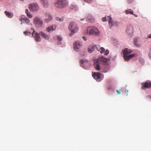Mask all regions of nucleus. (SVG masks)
I'll use <instances>...</instances> for the list:
<instances>
[{"mask_svg": "<svg viewBox=\"0 0 151 151\" xmlns=\"http://www.w3.org/2000/svg\"><path fill=\"white\" fill-rule=\"evenodd\" d=\"M148 37L149 38H151V34L148 35Z\"/></svg>", "mask_w": 151, "mask_h": 151, "instance_id": "e433bc0d", "label": "nucleus"}, {"mask_svg": "<svg viewBox=\"0 0 151 151\" xmlns=\"http://www.w3.org/2000/svg\"><path fill=\"white\" fill-rule=\"evenodd\" d=\"M82 42L79 41H76L74 43L73 47L74 50L77 51L82 45Z\"/></svg>", "mask_w": 151, "mask_h": 151, "instance_id": "9b49d317", "label": "nucleus"}, {"mask_svg": "<svg viewBox=\"0 0 151 151\" xmlns=\"http://www.w3.org/2000/svg\"><path fill=\"white\" fill-rule=\"evenodd\" d=\"M40 34L42 36V38H44L45 40H48L49 39V36L44 32L41 31L40 32Z\"/></svg>", "mask_w": 151, "mask_h": 151, "instance_id": "a211bd4d", "label": "nucleus"}, {"mask_svg": "<svg viewBox=\"0 0 151 151\" xmlns=\"http://www.w3.org/2000/svg\"><path fill=\"white\" fill-rule=\"evenodd\" d=\"M29 8L31 11L35 12L38 11L39 7L37 4H29Z\"/></svg>", "mask_w": 151, "mask_h": 151, "instance_id": "1a4fd4ad", "label": "nucleus"}, {"mask_svg": "<svg viewBox=\"0 0 151 151\" xmlns=\"http://www.w3.org/2000/svg\"><path fill=\"white\" fill-rule=\"evenodd\" d=\"M132 51L128 48H125L123 50L122 52L123 53V57L125 61H128L131 58L134 57L135 54H131L129 55L132 52Z\"/></svg>", "mask_w": 151, "mask_h": 151, "instance_id": "f257e3e1", "label": "nucleus"}, {"mask_svg": "<svg viewBox=\"0 0 151 151\" xmlns=\"http://www.w3.org/2000/svg\"><path fill=\"white\" fill-rule=\"evenodd\" d=\"M33 22L35 26L38 27H41L43 24L42 20L37 16L34 17Z\"/></svg>", "mask_w": 151, "mask_h": 151, "instance_id": "39448f33", "label": "nucleus"}, {"mask_svg": "<svg viewBox=\"0 0 151 151\" xmlns=\"http://www.w3.org/2000/svg\"><path fill=\"white\" fill-rule=\"evenodd\" d=\"M4 13L9 18H11L13 17L14 16L13 14L9 12L5 11L4 12Z\"/></svg>", "mask_w": 151, "mask_h": 151, "instance_id": "6ab92c4d", "label": "nucleus"}, {"mask_svg": "<svg viewBox=\"0 0 151 151\" xmlns=\"http://www.w3.org/2000/svg\"><path fill=\"white\" fill-rule=\"evenodd\" d=\"M70 8L71 9L76 11L78 9L77 6L76 5L71 4L70 6Z\"/></svg>", "mask_w": 151, "mask_h": 151, "instance_id": "4be33fe9", "label": "nucleus"}, {"mask_svg": "<svg viewBox=\"0 0 151 151\" xmlns=\"http://www.w3.org/2000/svg\"><path fill=\"white\" fill-rule=\"evenodd\" d=\"M83 38L84 39V40H86L85 39V38L84 37H83Z\"/></svg>", "mask_w": 151, "mask_h": 151, "instance_id": "4c0bfd02", "label": "nucleus"}, {"mask_svg": "<svg viewBox=\"0 0 151 151\" xmlns=\"http://www.w3.org/2000/svg\"><path fill=\"white\" fill-rule=\"evenodd\" d=\"M68 29L71 31V32L69 34L70 36H72L78 30L77 24L74 22H71L69 23Z\"/></svg>", "mask_w": 151, "mask_h": 151, "instance_id": "7ed1b4c3", "label": "nucleus"}, {"mask_svg": "<svg viewBox=\"0 0 151 151\" xmlns=\"http://www.w3.org/2000/svg\"><path fill=\"white\" fill-rule=\"evenodd\" d=\"M80 62L81 64H83L84 63V62H85V61L84 60H80Z\"/></svg>", "mask_w": 151, "mask_h": 151, "instance_id": "72a5a7b5", "label": "nucleus"}, {"mask_svg": "<svg viewBox=\"0 0 151 151\" xmlns=\"http://www.w3.org/2000/svg\"><path fill=\"white\" fill-rule=\"evenodd\" d=\"M147 98H150L151 99V95H150L147 96Z\"/></svg>", "mask_w": 151, "mask_h": 151, "instance_id": "c9c22d12", "label": "nucleus"}, {"mask_svg": "<svg viewBox=\"0 0 151 151\" xmlns=\"http://www.w3.org/2000/svg\"><path fill=\"white\" fill-rule=\"evenodd\" d=\"M56 19L57 20H59L60 21H62L63 20V18H59V17H57Z\"/></svg>", "mask_w": 151, "mask_h": 151, "instance_id": "2f4dec72", "label": "nucleus"}, {"mask_svg": "<svg viewBox=\"0 0 151 151\" xmlns=\"http://www.w3.org/2000/svg\"><path fill=\"white\" fill-rule=\"evenodd\" d=\"M54 5L56 8L63 9L68 6V2L67 0H56Z\"/></svg>", "mask_w": 151, "mask_h": 151, "instance_id": "f03ea898", "label": "nucleus"}, {"mask_svg": "<svg viewBox=\"0 0 151 151\" xmlns=\"http://www.w3.org/2000/svg\"><path fill=\"white\" fill-rule=\"evenodd\" d=\"M46 17L45 18L44 20V21L47 23H48L50 21H51L52 18V16L49 13H46L45 14Z\"/></svg>", "mask_w": 151, "mask_h": 151, "instance_id": "ddd939ff", "label": "nucleus"}, {"mask_svg": "<svg viewBox=\"0 0 151 151\" xmlns=\"http://www.w3.org/2000/svg\"><path fill=\"white\" fill-rule=\"evenodd\" d=\"M133 27L132 26L130 25L128 26L126 29V32L127 33L130 35H132L133 33Z\"/></svg>", "mask_w": 151, "mask_h": 151, "instance_id": "2eb2a0df", "label": "nucleus"}, {"mask_svg": "<svg viewBox=\"0 0 151 151\" xmlns=\"http://www.w3.org/2000/svg\"><path fill=\"white\" fill-rule=\"evenodd\" d=\"M57 40L59 41H60L62 40V37L59 36H58L57 37Z\"/></svg>", "mask_w": 151, "mask_h": 151, "instance_id": "cd10ccee", "label": "nucleus"}, {"mask_svg": "<svg viewBox=\"0 0 151 151\" xmlns=\"http://www.w3.org/2000/svg\"><path fill=\"white\" fill-rule=\"evenodd\" d=\"M141 88L142 89H145L147 88H151V81H147L144 83H142Z\"/></svg>", "mask_w": 151, "mask_h": 151, "instance_id": "9d476101", "label": "nucleus"}, {"mask_svg": "<svg viewBox=\"0 0 151 151\" xmlns=\"http://www.w3.org/2000/svg\"><path fill=\"white\" fill-rule=\"evenodd\" d=\"M40 2L43 6L45 8H47L49 5L48 0H40Z\"/></svg>", "mask_w": 151, "mask_h": 151, "instance_id": "dca6fc26", "label": "nucleus"}, {"mask_svg": "<svg viewBox=\"0 0 151 151\" xmlns=\"http://www.w3.org/2000/svg\"><path fill=\"white\" fill-rule=\"evenodd\" d=\"M2 0H0V1H2Z\"/></svg>", "mask_w": 151, "mask_h": 151, "instance_id": "a18cd8bd", "label": "nucleus"}, {"mask_svg": "<svg viewBox=\"0 0 151 151\" xmlns=\"http://www.w3.org/2000/svg\"><path fill=\"white\" fill-rule=\"evenodd\" d=\"M139 62L141 63H143L144 62V60H143V59L141 58H139Z\"/></svg>", "mask_w": 151, "mask_h": 151, "instance_id": "c756f323", "label": "nucleus"}, {"mask_svg": "<svg viewBox=\"0 0 151 151\" xmlns=\"http://www.w3.org/2000/svg\"><path fill=\"white\" fill-rule=\"evenodd\" d=\"M21 19H22L21 18L20 19V21H21Z\"/></svg>", "mask_w": 151, "mask_h": 151, "instance_id": "37998d69", "label": "nucleus"}, {"mask_svg": "<svg viewBox=\"0 0 151 151\" xmlns=\"http://www.w3.org/2000/svg\"><path fill=\"white\" fill-rule=\"evenodd\" d=\"M21 1H23L24 0H20Z\"/></svg>", "mask_w": 151, "mask_h": 151, "instance_id": "c03bdc74", "label": "nucleus"}, {"mask_svg": "<svg viewBox=\"0 0 151 151\" xmlns=\"http://www.w3.org/2000/svg\"><path fill=\"white\" fill-rule=\"evenodd\" d=\"M137 40L136 39H135L134 40V45L137 47H139L140 45L137 43Z\"/></svg>", "mask_w": 151, "mask_h": 151, "instance_id": "393cba45", "label": "nucleus"}, {"mask_svg": "<svg viewBox=\"0 0 151 151\" xmlns=\"http://www.w3.org/2000/svg\"><path fill=\"white\" fill-rule=\"evenodd\" d=\"M22 24V22H21V24Z\"/></svg>", "mask_w": 151, "mask_h": 151, "instance_id": "79ce46f5", "label": "nucleus"}, {"mask_svg": "<svg viewBox=\"0 0 151 151\" xmlns=\"http://www.w3.org/2000/svg\"><path fill=\"white\" fill-rule=\"evenodd\" d=\"M92 76L98 82H100L103 78V76H102V74L99 72H94L92 74Z\"/></svg>", "mask_w": 151, "mask_h": 151, "instance_id": "0eeeda50", "label": "nucleus"}, {"mask_svg": "<svg viewBox=\"0 0 151 151\" xmlns=\"http://www.w3.org/2000/svg\"><path fill=\"white\" fill-rule=\"evenodd\" d=\"M94 49L93 46H90L88 48V51L89 53H91L94 50Z\"/></svg>", "mask_w": 151, "mask_h": 151, "instance_id": "5701e85b", "label": "nucleus"}, {"mask_svg": "<svg viewBox=\"0 0 151 151\" xmlns=\"http://www.w3.org/2000/svg\"><path fill=\"white\" fill-rule=\"evenodd\" d=\"M134 15L136 17H137V15Z\"/></svg>", "mask_w": 151, "mask_h": 151, "instance_id": "ea45409f", "label": "nucleus"}, {"mask_svg": "<svg viewBox=\"0 0 151 151\" xmlns=\"http://www.w3.org/2000/svg\"><path fill=\"white\" fill-rule=\"evenodd\" d=\"M125 12L126 14H133V11L131 9H129L128 10H127L125 11Z\"/></svg>", "mask_w": 151, "mask_h": 151, "instance_id": "b1692460", "label": "nucleus"}, {"mask_svg": "<svg viewBox=\"0 0 151 151\" xmlns=\"http://www.w3.org/2000/svg\"><path fill=\"white\" fill-rule=\"evenodd\" d=\"M93 0H83V1L88 3L90 4L91 2Z\"/></svg>", "mask_w": 151, "mask_h": 151, "instance_id": "c85d7f7f", "label": "nucleus"}, {"mask_svg": "<svg viewBox=\"0 0 151 151\" xmlns=\"http://www.w3.org/2000/svg\"><path fill=\"white\" fill-rule=\"evenodd\" d=\"M88 18L89 20H90L91 22H93L94 20L93 17L91 16H88Z\"/></svg>", "mask_w": 151, "mask_h": 151, "instance_id": "a878e982", "label": "nucleus"}, {"mask_svg": "<svg viewBox=\"0 0 151 151\" xmlns=\"http://www.w3.org/2000/svg\"><path fill=\"white\" fill-rule=\"evenodd\" d=\"M25 21L27 23H29L30 22V20L29 19L26 18L25 19Z\"/></svg>", "mask_w": 151, "mask_h": 151, "instance_id": "7c9ffc66", "label": "nucleus"}, {"mask_svg": "<svg viewBox=\"0 0 151 151\" xmlns=\"http://www.w3.org/2000/svg\"><path fill=\"white\" fill-rule=\"evenodd\" d=\"M127 2L129 4H130L132 3L133 1V0H127Z\"/></svg>", "mask_w": 151, "mask_h": 151, "instance_id": "473e14b6", "label": "nucleus"}, {"mask_svg": "<svg viewBox=\"0 0 151 151\" xmlns=\"http://www.w3.org/2000/svg\"><path fill=\"white\" fill-rule=\"evenodd\" d=\"M58 44H60V42H58Z\"/></svg>", "mask_w": 151, "mask_h": 151, "instance_id": "58836bf2", "label": "nucleus"}, {"mask_svg": "<svg viewBox=\"0 0 151 151\" xmlns=\"http://www.w3.org/2000/svg\"><path fill=\"white\" fill-rule=\"evenodd\" d=\"M96 60H98V62L100 63L101 61L102 62H106V59L103 57H100L98 58Z\"/></svg>", "mask_w": 151, "mask_h": 151, "instance_id": "aec40b11", "label": "nucleus"}, {"mask_svg": "<svg viewBox=\"0 0 151 151\" xmlns=\"http://www.w3.org/2000/svg\"><path fill=\"white\" fill-rule=\"evenodd\" d=\"M99 63L98 62V60H94V63L93 64V66L95 69L98 70H99L100 68L99 65Z\"/></svg>", "mask_w": 151, "mask_h": 151, "instance_id": "f3484780", "label": "nucleus"}, {"mask_svg": "<svg viewBox=\"0 0 151 151\" xmlns=\"http://www.w3.org/2000/svg\"><path fill=\"white\" fill-rule=\"evenodd\" d=\"M32 29L33 30V32L32 33V37L35 38L36 41L40 42L41 38L40 33H37L33 28H32Z\"/></svg>", "mask_w": 151, "mask_h": 151, "instance_id": "6e6552de", "label": "nucleus"}, {"mask_svg": "<svg viewBox=\"0 0 151 151\" xmlns=\"http://www.w3.org/2000/svg\"><path fill=\"white\" fill-rule=\"evenodd\" d=\"M116 92H117L118 94H120V91L118 90H116Z\"/></svg>", "mask_w": 151, "mask_h": 151, "instance_id": "f704fd0d", "label": "nucleus"}, {"mask_svg": "<svg viewBox=\"0 0 151 151\" xmlns=\"http://www.w3.org/2000/svg\"><path fill=\"white\" fill-rule=\"evenodd\" d=\"M25 12L27 14V17L29 18H31L33 16L32 14L29 11L28 9H26L25 10Z\"/></svg>", "mask_w": 151, "mask_h": 151, "instance_id": "412c9836", "label": "nucleus"}, {"mask_svg": "<svg viewBox=\"0 0 151 151\" xmlns=\"http://www.w3.org/2000/svg\"><path fill=\"white\" fill-rule=\"evenodd\" d=\"M56 29V26L55 25H50L46 28L47 31L49 32H51Z\"/></svg>", "mask_w": 151, "mask_h": 151, "instance_id": "4468645a", "label": "nucleus"}, {"mask_svg": "<svg viewBox=\"0 0 151 151\" xmlns=\"http://www.w3.org/2000/svg\"><path fill=\"white\" fill-rule=\"evenodd\" d=\"M84 19H81V20H83Z\"/></svg>", "mask_w": 151, "mask_h": 151, "instance_id": "a19ab883", "label": "nucleus"}, {"mask_svg": "<svg viewBox=\"0 0 151 151\" xmlns=\"http://www.w3.org/2000/svg\"><path fill=\"white\" fill-rule=\"evenodd\" d=\"M87 33L89 35L98 36L99 34V32L98 29L94 27H90L87 29Z\"/></svg>", "mask_w": 151, "mask_h": 151, "instance_id": "20e7f679", "label": "nucleus"}, {"mask_svg": "<svg viewBox=\"0 0 151 151\" xmlns=\"http://www.w3.org/2000/svg\"><path fill=\"white\" fill-rule=\"evenodd\" d=\"M24 34L27 35H31V33L30 32L26 30L24 32Z\"/></svg>", "mask_w": 151, "mask_h": 151, "instance_id": "bb28decb", "label": "nucleus"}, {"mask_svg": "<svg viewBox=\"0 0 151 151\" xmlns=\"http://www.w3.org/2000/svg\"><path fill=\"white\" fill-rule=\"evenodd\" d=\"M96 48L97 50L99 51H100V52L101 53H104V54L106 55H107L109 53V50H107L105 51V50L103 47H101L99 46H98L96 47Z\"/></svg>", "mask_w": 151, "mask_h": 151, "instance_id": "f8f14e48", "label": "nucleus"}, {"mask_svg": "<svg viewBox=\"0 0 151 151\" xmlns=\"http://www.w3.org/2000/svg\"><path fill=\"white\" fill-rule=\"evenodd\" d=\"M108 20L109 21V25L110 28L112 27L113 25H114V22L112 21L111 17L110 16H106L102 18V21L103 22H106Z\"/></svg>", "mask_w": 151, "mask_h": 151, "instance_id": "423d86ee", "label": "nucleus"}]
</instances>
